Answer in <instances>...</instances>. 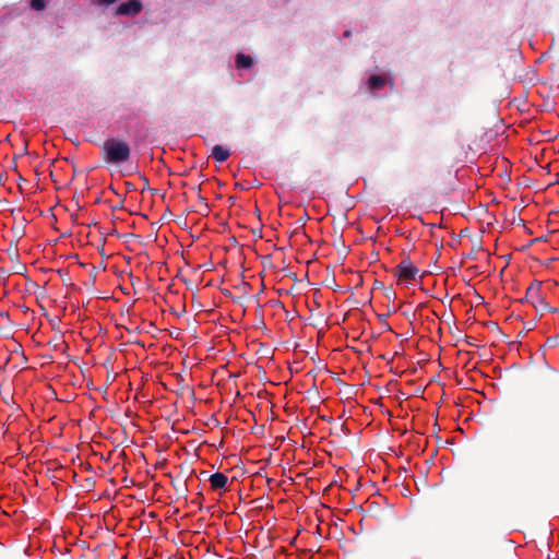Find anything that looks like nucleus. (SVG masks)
Returning <instances> with one entry per match:
<instances>
[{
  "instance_id": "1",
  "label": "nucleus",
  "mask_w": 559,
  "mask_h": 559,
  "mask_svg": "<svg viewBox=\"0 0 559 559\" xmlns=\"http://www.w3.org/2000/svg\"><path fill=\"white\" fill-rule=\"evenodd\" d=\"M100 153L107 164L120 165L129 160L131 148L129 143L120 138H109L104 141Z\"/></svg>"
},
{
  "instance_id": "2",
  "label": "nucleus",
  "mask_w": 559,
  "mask_h": 559,
  "mask_svg": "<svg viewBox=\"0 0 559 559\" xmlns=\"http://www.w3.org/2000/svg\"><path fill=\"white\" fill-rule=\"evenodd\" d=\"M143 10V3L141 0H128L126 2L120 3L114 14L115 16H128L135 17Z\"/></svg>"
},
{
  "instance_id": "3",
  "label": "nucleus",
  "mask_w": 559,
  "mask_h": 559,
  "mask_svg": "<svg viewBox=\"0 0 559 559\" xmlns=\"http://www.w3.org/2000/svg\"><path fill=\"white\" fill-rule=\"evenodd\" d=\"M418 273L419 270L413 265L408 258L402 260V262L394 270V274L399 277V280L406 282L415 281Z\"/></svg>"
},
{
  "instance_id": "4",
  "label": "nucleus",
  "mask_w": 559,
  "mask_h": 559,
  "mask_svg": "<svg viewBox=\"0 0 559 559\" xmlns=\"http://www.w3.org/2000/svg\"><path fill=\"white\" fill-rule=\"evenodd\" d=\"M209 480L213 490L225 489L228 483L227 476L219 472L212 474Z\"/></svg>"
},
{
  "instance_id": "5",
  "label": "nucleus",
  "mask_w": 559,
  "mask_h": 559,
  "mask_svg": "<svg viewBox=\"0 0 559 559\" xmlns=\"http://www.w3.org/2000/svg\"><path fill=\"white\" fill-rule=\"evenodd\" d=\"M211 156L214 158L215 162L224 163L230 156V152H229V150L225 148L222 145H214L212 148Z\"/></svg>"
},
{
  "instance_id": "6",
  "label": "nucleus",
  "mask_w": 559,
  "mask_h": 559,
  "mask_svg": "<svg viewBox=\"0 0 559 559\" xmlns=\"http://www.w3.org/2000/svg\"><path fill=\"white\" fill-rule=\"evenodd\" d=\"M542 297V283H532L530 287L526 289V298H530L533 304L534 301L540 299Z\"/></svg>"
},
{
  "instance_id": "7",
  "label": "nucleus",
  "mask_w": 559,
  "mask_h": 559,
  "mask_svg": "<svg viewBox=\"0 0 559 559\" xmlns=\"http://www.w3.org/2000/svg\"><path fill=\"white\" fill-rule=\"evenodd\" d=\"M534 306V308L536 309V311L543 316L545 312H555L557 311V309H554L549 306V304L545 300L544 297H542L540 299L534 301L532 304Z\"/></svg>"
},
{
  "instance_id": "8",
  "label": "nucleus",
  "mask_w": 559,
  "mask_h": 559,
  "mask_svg": "<svg viewBox=\"0 0 559 559\" xmlns=\"http://www.w3.org/2000/svg\"><path fill=\"white\" fill-rule=\"evenodd\" d=\"M253 64V60L250 56L248 55H243V53H238L237 57H236V66L237 68L239 69H248L250 67H252Z\"/></svg>"
},
{
  "instance_id": "9",
  "label": "nucleus",
  "mask_w": 559,
  "mask_h": 559,
  "mask_svg": "<svg viewBox=\"0 0 559 559\" xmlns=\"http://www.w3.org/2000/svg\"><path fill=\"white\" fill-rule=\"evenodd\" d=\"M385 84V81L380 75H371L368 80V86L371 91H379Z\"/></svg>"
},
{
  "instance_id": "10",
  "label": "nucleus",
  "mask_w": 559,
  "mask_h": 559,
  "mask_svg": "<svg viewBox=\"0 0 559 559\" xmlns=\"http://www.w3.org/2000/svg\"><path fill=\"white\" fill-rule=\"evenodd\" d=\"M118 0H93L92 3L99 7V8H109L114 3H116Z\"/></svg>"
},
{
  "instance_id": "11",
  "label": "nucleus",
  "mask_w": 559,
  "mask_h": 559,
  "mask_svg": "<svg viewBox=\"0 0 559 559\" xmlns=\"http://www.w3.org/2000/svg\"><path fill=\"white\" fill-rule=\"evenodd\" d=\"M31 7H32V9H34L36 11H41L46 7V1L45 0H32Z\"/></svg>"
},
{
  "instance_id": "12",
  "label": "nucleus",
  "mask_w": 559,
  "mask_h": 559,
  "mask_svg": "<svg viewBox=\"0 0 559 559\" xmlns=\"http://www.w3.org/2000/svg\"><path fill=\"white\" fill-rule=\"evenodd\" d=\"M171 484H173V486H174L178 491H179V490H181V489H185V490L187 489V484H186V481H182V483L173 481Z\"/></svg>"
},
{
  "instance_id": "13",
  "label": "nucleus",
  "mask_w": 559,
  "mask_h": 559,
  "mask_svg": "<svg viewBox=\"0 0 559 559\" xmlns=\"http://www.w3.org/2000/svg\"><path fill=\"white\" fill-rule=\"evenodd\" d=\"M198 199H199V201L203 205V211L207 213L209 212V204L205 202V199L201 194H199Z\"/></svg>"
}]
</instances>
